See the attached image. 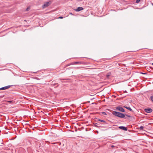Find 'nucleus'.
I'll return each mask as SVG.
<instances>
[{
	"mask_svg": "<svg viewBox=\"0 0 153 153\" xmlns=\"http://www.w3.org/2000/svg\"><path fill=\"white\" fill-rule=\"evenodd\" d=\"M113 114L118 117L123 118L125 117V115L123 114L116 111H114Z\"/></svg>",
	"mask_w": 153,
	"mask_h": 153,
	"instance_id": "nucleus-1",
	"label": "nucleus"
},
{
	"mask_svg": "<svg viewBox=\"0 0 153 153\" xmlns=\"http://www.w3.org/2000/svg\"><path fill=\"white\" fill-rule=\"evenodd\" d=\"M51 3V2L50 1L46 2L44 3V4L42 6L43 9H44L48 6Z\"/></svg>",
	"mask_w": 153,
	"mask_h": 153,
	"instance_id": "nucleus-2",
	"label": "nucleus"
},
{
	"mask_svg": "<svg viewBox=\"0 0 153 153\" xmlns=\"http://www.w3.org/2000/svg\"><path fill=\"white\" fill-rule=\"evenodd\" d=\"M116 109L122 112H124L125 110L122 107L120 106H118L116 107Z\"/></svg>",
	"mask_w": 153,
	"mask_h": 153,
	"instance_id": "nucleus-3",
	"label": "nucleus"
},
{
	"mask_svg": "<svg viewBox=\"0 0 153 153\" xmlns=\"http://www.w3.org/2000/svg\"><path fill=\"white\" fill-rule=\"evenodd\" d=\"M145 112L147 113H150L152 112L153 110L152 109L150 108H145L144 109Z\"/></svg>",
	"mask_w": 153,
	"mask_h": 153,
	"instance_id": "nucleus-4",
	"label": "nucleus"
},
{
	"mask_svg": "<svg viewBox=\"0 0 153 153\" xmlns=\"http://www.w3.org/2000/svg\"><path fill=\"white\" fill-rule=\"evenodd\" d=\"M11 86V85H8L7 86H4V87H2V88H0V90L7 89L9 88Z\"/></svg>",
	"mask_w": 153,
	"mask_h": 153,
	"instance_id": "nucleus-5",
	"label": "nucleus"
},
{
	"mask_svg": "<svg viewBox=\"0 0 153 153\" xmlns=\"http://www.w3.org/2000/svg\"><path fill=\"white\" fill-rule=\"evenodd\" d=\"M83 9V8L82 7H78L75 10L76 12H79Z\"/></svg>",
	"mask_w": 153,
	"mask_h": 153,
	"instance_id": "nucleus-6",
	"label": "nucleus"
},
{
	"mask_svg": "<svg viewBox=\"0 0 153 153\" xmlns=\"http://www.w3.org/2000/svg\"><path fill=\"white\" fill-rule=\"evenodd\" d=\"M119 128L120 129L123 130L125 131H127V128L126 127L124 126H121L119 127Z\"/></svg>",
	"mask_w": 153,
	"mask_h": 153,
	"instance_id": "nucleus-7",
	"label": "nucleus"
},
{
	"mask_svg": "<svg viewBox=\"0 0 153 153\" xmlns=\"http://www.w3.org/2000/svg\"><path fill=\"white\" fill-rule=\"evenodd\" d=\"M111 73H108L106 74V77L107 78H108L111 75Z\"/></svg>",
	"mask_w": 153,
	"mask_h": 153,
	"instance_id": "nucleus-8",
	"label": "nucleus"
},
{
	"mask_svg": "<svg viewBox=\"0 0 153 153\" xmlns=\"http://www.w3.org/2000/svg\"><path fill=\"white\" fill-rule=\"evenodd\" d=\"M98 120L99 121H100V122H102L104 123L103 124H105V123H106L105 121L104 120H101V119H98Z\"/></svg>",
	"mask_w": 153,
	"mask_h": 153,
	"instance_id": "nucleus-9",
	"label": "nucleus"
},
{
	"mask_svg": "<svg viewBox=\"0 0 153 153\" xmlns=\"http://www.w3.org/2000/svg\"><path fill=\"white\" fill-rule=\"evenodd\" d=\"M144 127L143 126H141L138 128V129L140 130H143L144 128Z\"/></svg>",
	"mask_w": 153,
	"mask_h": 153,
	"instance_id": "nucleus-10",
	"label": "nucleus"
},
{
	"mask_svg": "<svg viewBox=\"0 0 153 153\" xmlns=\"http://www.w3.org/2000/svg\"><path fill=\"white\" fill-rule=\"evenodd\" d=\"M150 100L152 102H153V94L150 97Z\"/></svg>",
	"mask_w": 153,
	"mask_h": 153,
	"instance_id": "nucleus-11",
	"label": "nucleus"
},
{
	"mask_svg": "<svg viewBox=\"0 0 153 153\" xmlns=\"http://www.w3.org/2000/svg\"><path fill=\"white\" fill-rule=\"evenodd\" d=\"M80 63H81L80 62H73L71 64L72 65H74V64H78Z\"/></svg>",
	"mask_w": 153,
	"mask_h": 153,
	"instance_id": "nucleus-12",
	"label": "nucleus"
},
{
	"mask_svg": "<svg viewBox=\"0 0 153 153\" xmlns=\"http://www.w3.org/2000/svg\"><path fill=\"white\" fill-rule=\"evenodd\" d=\"M125 108H127V109H128V110H130V111H132V109L130 107H126Z\"/></svg>",
	"mask_w": 153,
	"mask_h": 153,
	"instance_id": "nucleus-13",
	"label": "nucleus"
},
{
	"mask_svg": "<svg viewBox=\"0 0 153 153\" xmlns=\"http://www.w3.org/2000/svg\"><path fill=\"white\" fill-rule=\"evenodd\" d=\"M52 85L53 86H56V87H57L59 86V84L58 83H56L53 84H52Z\"/></svg>",
	"mask_w": 153,
	"mask_h": 153,
	"instance_id": "nucleus-14",
	"label": "nucleus"
},
{
	"mask_svg": "<svg viewBox=\"0 0 153 153\" xmlns=\"http://www.w3.org/2000/svg\"><path fill=\"white\" fill-rule=\"evenodd\" d=\"M21 150L23 151V152H22V153H25V150H24V149H19V151H20V150H21Z\"/></svg>",
	"mask_w": 153,
	"mask_h": 153,
	"instance_id": "nucleus-15",
	"label": "nucleus"
},
{
	"mask_svg": "<svg viewBox=\"0 0 153 153\" xmlns=\"http://www.w3.org/2000/svg\"><path fill=\"white\" fill-rule=\"evenodd\" d=\"M30 7H27L26 9V11H28L29 10H30Z\"/></svg>",
	"mask_w": 153,
	"mask_h": 153,
	"instance_id": "nucleus-16",
	"label": "nucleus"
},
{
	"mask_svg": "<svg viewBox=\"0 0 153 153\" xmlns=\"http://www.w3.org/2000/svg\"><path fill=\"white\" fill-rule=\"evenodd\" d=\"M97 124H98L97 123H95V124L94 125L96 127H99V126L97 125Z\"/></svg>",
	"mask_w": 153,
	"mask_h": 153,
	"instance_id": "nucleus-17",
	"label": "nucleus"
},
{
	"mask_svg": "<svg viewBox=\"0 0 153 153\" xmlns=\"http://www.w3.org/2000/svg\"><path fill=\"white\" fill-rule=\"evenodd\" d=\"M140 1V0H137L136 2V3H138Z\"/></svg>",
	"mask_w": 153,
	"mask_h": 153,
	"instance_id": "nucleus-18",
	"label": "nucleus"
},
{
	"mask_svg": "<svg viewBox=\"0 0 153 153\" xmlns=\"http://www.w3.org/2000/svg\"><path fill=\"white\" fill-rule=\"evenodd\" d=\"M102 113L104 115H106V114L105 112H102Z\"/></svg>",
	"mask_w": 153,
	"mask_h": 153,
	"instance_id": "nucleus-19",
	"label": "nucleus"
},
{
	"mask_svg": "<svg viewBox=\"0 0 153 153\" xmlns=\"http://www.w3.org/2000/svg\"><path fill=\"white\" fill-rule=\"evenodd\" d=\"M63 17L62 16H60L58 18L59 19H63Z\"/></svg>",
	"mask_w": 153,
	"mask_h": 153,
	"instance_id": "nucleus-20",
	"label": "nucleus"
},
{
	"mask_svg": "<svg viewBox=\"0 0 153 153\" xmlns=\"http://www.w3.org/2000/svg\"><path fill=\"white\" fill-rule=\"evenodd\" d=\"M126 116L127 117H131V116H130V115H126Z\"/></svg>",
	"mask_w": 153,
	"mask_h": 153,
	"instance_id": "nucleus-21",
	"label": "nucleus"
},
{
	"mask_svg": "<svg viewBox=\"0 0 153 153\" xmlns=\"http://www.w3.org/2000/svg\"><path fill=\"white\" fill-rule=\"evenodd\" d=\"M141 73V74H146V73H142V72Z\"/></svg>",
	"mask_w": 153,
	"mask_h": 153,
	"instance_id": "nucleus-22",
	"label": "nucleus"
},
{
	"mask_svg": "<svg viewBox=\"0 0 153 153\" xmlns=\"http://www.w3.org/2000/svg\"><path fill=\"white\" fill-rule=\"evenodd\" d=\"M111 147L112 148H113V147H114V145H112V146H111Z\"/></svg>",
	"mask_w": 153,
	"mask_h": 153,
	"instance_id": "nucleus-23",
	"label": "nucleus"
},
{
	"mask_svg": "<svg viewBox=\"0 0 153 153\" xmlns=\"http://www.w3.org/2000/svg\"><path fill=\"white\" fill-rule=\"evenodd\" d=\"M8 102H11V101H9Z\"/></svg>",
	"mask_w": 153,
	"mask_h": 153,
	"instance_id": "nucleus-24",
	"label": "nucleus"
},
{
	"mask_svg": "<svg viewBox=\"0 0 153 153\" xmlns=\"http://www.w3.org/2000/svg\"><path fill=\"white\" fill-rule=\"evenodd\" d=\"M70 14H71V15H73V14H72V13H70Z\"/></svg>",
	"mask_w": 153,
	"mask_h": 153,
	"instance_id": "nucleus-25",
	"label": "nucleus"
},
{
	"mask_svg": "<svg viewBox=\"0 0 153 153\" xmlns=\"http://www.w3.org/2000/svg\"><path fill=\"white\" fill-rule=\"evenodd\" d=\"M24 21H26V20H24Z\"/></svg>",
	"mask_w": 153,
	"mask_h": 153,
	"instance_id": "nucleus-26",
	"label": "nucleus"
},
{
	"mask_svg": "<svg viewBox=\"0 0 153 153\" xmlns=\"http://www.w3.org/2000/svg\"><path fill=\"white\" fill-rule=\"evenodd\" d=\"M152 5L153 6V3L152 4Z\"/></svg>",
	"mask_w": 153,
	"mask_h": 153,
	"instance_id": "nucleus-27",
	"label": "nucleus"
},
{
	"mask_svg": "<svg viewBox=\"0 0 153 153\" xmlns=\"http://www.w3.org/2000/svg\"><path fill=\"white\" fill-rule=\"evenodd\" d=\"M152 65H153V63H152Z\"/></svg>",
	"mask_w": 153,
	"mask_h": 153,
	"instance_id": "nucleus-28",
	"label": "nucleus"
},
{
	"mask_svg": "<svg viewBox=\"0 0 153 153\" xmlns=\"http://www.w3.org/2000/svg\"><path fill=\"white\" fill-rule=\"evenodd\" d=\"M125 92H127V91H125Z\"/></svg>",
	"mask_w": 153,
	"mask_h": 153,
	"instance_id": "nucleus-29",
	"label": "nucleus"
},
{
	"mask_svg": "<svg viewBox=\"0 0 153 153\" xmlns=\"http://www.w3.org/2000/svg\"><path fill=\"white\" fill-rule=\"evenodd\" d=\"M80 1H82V0H80Z\"/></svg>",
	"mask_w": 153,
	"mask_h": 153,
	"instance_id": "nucleus-30",
	"label": "nucleus"
}]
</instances>
